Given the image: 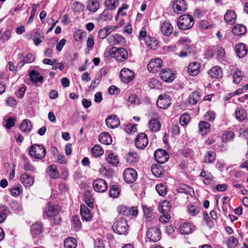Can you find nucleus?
Returning <instances> with one entry per match:
<instances>
[{"label":"nucleus","instance_id":"obj_62","mask_svg":"<svg viewBox=\"0 0 248 248\" xmlns=\"http://www.w3.org/2000/svg\"><path fill=\"white\" fill-rule=\"evenodd\" d=\"M22 192V188L21 186H18L16 187L13 188L10 190L11 194L14 197H16L20 195Z\"/></svg>","mask_w":248,"mask_h":248},{"label":"nucleus","instance_id":"obj_29","mask_svg":"<svg viewBox=\"0 0 248 248\" xmlns=\"http://www.w3.org/2000/svg\"><path fill=\"white\" fill-rule=\"evenodd\" d=\"M47 175L52 179L58 178L59 176L57 167L55 165H51L49 166L46 170Z\"/></svg>","mask_w":248,"mask_h":248},{"label":"nucleus","instance_id":"obj_36","mask_svg":"<svg viewBox=\"0 0 248 248\" xmlns=\"http://www.w3.org/2000/svg\"><path fill=\"white\" fill-rule=\"evenodd\" d=\"M99 8L98 0H89L87 6V9L91 12L95 13Z\"/></svg>","mask_w":248,"mask_h":248},{"label":"nucleus","instance_id":"obj_53","mask_svg":"<svg viewBox=\"0 0 248 248\" xmlns=\"http://www.w3.org/2000/svg\"><path fill=\"white\" fill-rule=\"evenodd\" d=\"M214 53L217 57L223 58L225 55L224 49L219 46H216L214 47Z\"/></svg>","mask_w":248,"mask_h":248},{"label":"nucleus","instance_id":"obj_63","mask_svg":"<svg viewBox=\"0 0 248 248\" xmlns=\"http://www.w3.org/2000/svg\"><path fill=\"white\" fill-rule=\"evenodd\" d=\"M16 119L13 118H9L6 120V124L5 127L7 129H11L12 127H14L15 125Z\"/></svg>","mask_w":248,"mask_h":248},{"label":"nucleus","instance_id":"obj_56","mask_svg":"<svg viewBox=\"0 0 248 248\" xmlns=\"http://www.w3.org/2000/svg\"><path fill=\"white\" fill-rule=\"evenodd\" d=\"M243 77V74L240 71H236L233 74V82L238 84Z\"/></svg>","mask_w":248,"mask_h":248},{"label":"nucleus","instance_id":"obj_64","mask_svg":"<svg viewBox=\"0 0 248 248\" xmlns=\"http://www.w3.org/2000/svg\"><path fill=\"white\" fill-rule=\"evenodd\" d=\"M215 113L213 111H207L204 117L205 120L208 121L212 122L214 120L215 118Z\"/></svg>","mask_w":248,"mask_h":248},{"label":"nucleus","instance_id":"obj_50","mask_svg":"<svg viewBox=\"0 0 248 248\" xmlns=\"http://www.w3.org/2000/svg\"><path fill=\"white\" fill-rule=\"evenodd\" d=\"M103 153V149L99 145H95L92 148V155L94 157H98Z\"/></svg>","mask_w":248,"mask_h":248},{"label":"nucleus","instance_id":"obj_61","mask_svg":"<svg viewBox=\"0 0 248 248\" xmlns=\"http://www.w3.org/2000/svg\"><path fill=\"white\" fill-rule=\"evenodd\" d=\"M10 206L13 210L16 211H20L22 209L20 203L15 200H13L11 202Z\"/></svg>","mask_w":248,"mask_h":248},{"label":"nucleus","instance_id":"obj_8","mask_svg":"<svg viewBox=\"0 0 248 248\" xmlns=\"http://www.w3.org/2000/svg\"><path fill=\"white\" fill-rule=\"evenodd\" d=\"M123 176L127 183L131 184L137 179V173L134 169L127 168L124 170Z\"/></svg>","mask_w":248,"mask_h":248},{"label":"nucleus","instance_id":"obj_54","mask_svg":"<svg viewBox=\"0 0 248 248\" xmlns=\"http://www.w3.org/2000/svg\"><path fill=\"white\" fill-rule=\"evenodd\" d=\"M187 211L190 215L195 216L199 213L200 209L197 206L193 204H190L188 206Z\"/></svg>","mask_w":248,"mask_h":248},{"label":"nucleus","instance_id":"obj_39","mask_svg":"<svg viewBox=\"0 0 248 248\" xmlns=\"http://www.w3.org/2000/svg\"><path fill=\"white\" fill-rule=\"evenodd\" d=\"M84 201L87 205L90 207H93V198L92 197L91 191L86 190L84 194Z\"/></svg>","mask_w":248,"mask_h":248},{"label":"nucleus","instance_id":"obj_60","mask_svg":"<svg viewBox=\"0 0 248 248\" xmlns=\"http://www.w3.org/2000/svg\"><path fill=\"white\" fill-rule=\"evenodd\" d=\"M128 159L131 160L132 162H136L138 161L139 156V155L133 151L129 152L128 154Z\"/></svg>","mask_w":248,"mask_h":248},{"label":"nucleus","instance_id":"obj_31","mask_svg":"<svg viewBox=\"0 0 248 248\" xmlns=\"http://www.w3.org/2000/svg\"><path fill=\"white\" fill-rule=\"evenodd\" d=\"M247 31L245 26L242 24H238L234 26L232 29V32L235 35H243Z\"/></svg>","mask_w":248,"mask_h":248},{"label":"nucleus","instance_id":"obj_16","mask_svg":"<svg viewBox=\"0 0 248 248\" xmlns=\"http://www.w3.org/2000/svg\"><path fill=\"white\" fill-rule=\"evenodd\" d=\"M107 126L110 128L117 127L120 124L119 119L116 115H111L105 121Z\"/></svg>","mask_w":248,"mask_h":248},{"label":"nucleus","instance_id":"obj_5","mask_svg":"<svg viewBox=\"0 0 248 248\" xmlns=\"http://www.w3.org/2000/svg\"><path fill=\"white\" fill-rule=\"evenodd\" d=\"M117 211L120 215L126 217L130 216L136 217L138 214V210L136 207H132L128 208L123 205H120L117 207Z\"/></svg>","mask_w":248,"mask_h":248},{"label":"nucleus","instance_id":"obj_15","mask_svg":"<svg viewBox=\"0 0 248 248\" xmlns=\"http://www.w3.org/2000/svg\"><path fill=\"white\" fill-rule=\"evenodd\" d=\"M175 13L179 14L185 12L187 9V5L185 0H176L172 5Z\"/></svg>","mask_w":248,"mask_h":248},{"label":"nucleus","instance_id":"obj_22","mask_svg":"<svg viewBox=\"0 0 248 248\" xmlns=\"http://www.w3.org/2000/svg\"><path fill=\"white\" fill-rule=\"evenodd\" d=\"M236 19V15L233 10H228L224 15L225 21L230 25L235 23Z\"/></svg>","mask_w":248,"mask_h":248},{"label":"nucleus","instance_id":"obj_30","mask_svg":"<svg viewBox=\"0 0 248 248\" xmlns=\"http://www.w3.org/2000/svg\"><path fill=\"white\" fill-rule=\"evenodd\" d=\"M191 40L186 37L181 38L178 41V44L181 45L184 50L186 51H190Z\"/></svg>","mask_w":248,"mask_h":248},{"label":"nucleus","instance_id":"obj_4","mask_svg":"<svg viewBox=\"0 0 248 248\" xmlns=\"http://www.w3.org/2000/svg\"><path fill=\"white\" fill-rule=\"evenodd\" d=\"M109 55L121 62L125 61L128 58L127 50L123 47H112L109 50Z\"/></svg>","mask_w":248,"mask_h":248},{"label":"nucleus","instance_id":"obj_49","mask_svg":"<svg viewBox=\"0 0 248 248\" xmlns=\"http://www.w3.org/2000/svg\"><path fill=\"white\" fill-rule=\"evenodd\" d=\"M120 193V188L117 185L112 186L109 190L110 196L113 198H116L118 197Z\"/></svg>","mask_w":248,"mask_h":248},{"label":"nucleus","instance_id":"obj_6","mask_svg":"<svg viewBox=\"0 0 248 248\" xmlns=\"http://www.w3.org/2000/svg\"><path fill=\"white\" fill-rule=\"evenodd\" d=\"M146 236L151 241L157 242L161 238V232L156 227H152L148 229Z\"/></svg>","mask_w":248,"mask_h":248},{"label":"nucleus","instance_id":"obj_32","mask_svg":"<svg viewBox=\"0 0 248 248\" xmlns=\"http://www.w3.org/2000/svg\"><path fill=\"white\" fill-rule=\"evenodd\" d=\"M123 39V37L118 33L110 35L107 37L108 42L113 45L118 44Z\"/></svg>","mask_w":248,"mask_h":248},{"label":"nucleus","instance_id":"obj_37","mask_svg":"<svg viewBox=\"0 0 248 248\" xmlns=\"http://www.w3.org/2000/svg\"><path fill=\"white\" fill-rule=\"evenodd\" d=\"M149 126L152 131L157 132L160 129L161 124L157 119L153 118L150 121Z\"/></svg>","mask_w":248,"mask_h":248},{"label":"nucleus","instance_id":"obj_17","mask_svg":"<svg viewBox=\"0 0 248 248\" xmlns=\"http://www.w3.org/2000/svg\"><path fill=\"white\" fill-rule=\"evenodd\" d=\"M31 232L34 238H39L43 232V226L41 223L36 222L31 227Z\"/></svg>","mask_w":248,"mask_h":248},{"label":"nucleus","instance_id":"obj_1","mask_svg":"<svg viewBox=\"0 0 248 248\" xmlns=\"http://www.w3.org/2000/svg\"><path fill=\"white\" fill-rule=\"evenodd\" d=\"M113 232L118 234H126L128 225L125 218L117 217L112 226Z\"/></svg>","mask_w":248,"mask_h":248},{"label":"nucleus","instance_id":"obj_35","mask_svg":"<svg viewBox=\"0 0 248 248\" xmlns=\"http://www.w3.org/2000/svg\"><path fill=\"white\" fill-rule=\"evenodd\" d=\"M30 79L34 83H42L44 78L43 76H40V74L38 72L32 70L30 73Z\"/></svg>","mask_w":248,"mask_h":248},{"label":"nucleus","instance_id":"obj_42","mask_svg":"<svg viewBox=\"0 0 248 248\" xmlns=\"http://www.w3.org/2000/svg\"><path fill=\"white\" fill-rule=\"evenodd\" d=\"M20 130L23 132H30L31 130V125L28 119L23 120L20 126Z\"/></svg>","mask_w":248,"mask_h":248},{"label":"nucleus","instance_id":"obj_51","mask_svg":"<svg viewBox=\"0 0 248 248\" xmlns=\"http://www.w3.org/2000/svg\"><path fill=\"white\" fill-rule=\"evenodd\" d=\"M234 134L231 131H225L222 135V140L224 142H227L233 140Z\"/></svg>","mask_w":248,"mask_h":248},{"label":"nucleus","instance_id":"obj_13","mask_svg":"<svg viewBox=\"0 0 248 248\" xmlns=\"http://www.w3.org/2000/svg\"><path fill=\"white\" fill-rule=\"evenodd\" d=\"M94 190L98 192H104L108 188L106 182L102 179H97L95 180L93 184Z\"/></svg>","mask_w":248,"mask_h":248},{"label":"nucleus","instance_id":"obj_46","mask_svg":"<svg viewBox=\"0 0 248 248\" xmlns=\"http://www.w3.org/2000/svg\"><path fill=\"white\" fill-rule=\"evenodd\" d=\"M216 155L214 152L208 151L204 155V161L206 163H212L216 159Z\"/></svg>","mask_w":248,"mask_h":248},{"label":"nucleus","instance_id":"obj_14","mask_svg":"<svg viewBox=\"0 0 248 248\" xmlns=\"http://www.w3.org/2000/svg\"><path fill=\"white\" fill-rule=\"evenodd\" d=\"M135 74L133 72L127 68H123L120 72V77L121 80L124 83L131 81Z\"/></svg>","mask_w":248,"mask_h":248},{"label":"nucleus","instance_id":"obj_9","mask_svg":"<svg viewBox=\"0 0 248 248\" xmlns=\"http://www.w3.org/2000/svg\"><path fill=\"white\" fill-rule=\"evenodd\" d=\"M60 211L61 207L59 205L48 203L46 206L44 213L47 217H50L58 214Z\"/></svg>","mask_w":248,"mask_h":248},{"label":"nucleus","instance_id":"obj_3","mask_svg":"<svg viewBox=\"0 0 248 248\" xmlns=\"http://www.w3.org/2000/svg\"><path fill=\"white\" fill-rule=\"evenodd\" d=\"M30 155L38 159H42L46 155L45 147L41 144L32 145L29 150Z\"/></svg>","mask_w":248,"mask_h":248},{"label":"nucleus","instance_id":"obj_19","mask_svg":"<svg viewBox=\"0 0 248 248\" xmlns=\"http://www.w3.org/2000/svg\"><path fill=\"white\" fill-rule=\"evenodd\" d=\"M80 213L82 219L87 221L90 220L93 217L90 210L85 205H80Z\"/></svg>","mask_w":248,"mask_h":248},{"label":"nucleus","instance_id":"obj_55","mask_svg":"<svg viewBox=\"0 0 248 248\" xmlns=\"http://www.w3.org/2000/svg\"><path fill=\"white\" fill-rule=\"evenodd\" d=\"M238 243V240L233 236L229 237L227 242L228 247L230 248H235L237 246Z\"/></svg>","mask_w":248,"mask_h":248},{"label":"nucleus","instance_id":"obj_45","mask_svg":"<svg viewBox=\"0 0 248 248\" xmlns=\"http://www.w3.org/2000/svg\"><path fill=\"white\" fill-rule=\"evenodd\" d=\"M170 209V203L169 202L166 201H164L161 202L158 206V210L162 213L169 212Z\"/></svg>","mask_w":248,"mask_h":248},{"label":"nucleus","instance_id":"obj_20","mask_svg":"<svg viewBox=\"0 0 248 248\" xmlns=\"http://www.w3.org/2000/svg\"><path fill=\"white\" fill-rule=\"evenodd\" d=\"M160 78L165 81H172L174 78V75L170 69H163L160 73Z\"/></svg>","mask_w":248,"mask_h":248},{"label":"nucleus","instance_id":"obj_43","mask_svg":"<svg viewBox=\"0 0 248 248\" xmlns=\"http://www.w3.org/2000/svg\"><path fill=\"white\" fill-rule=\"evenodd\" d=\"M77 245V240L73 237H68L64 242L65 248H75Z\"/></svg>","mask_w":248,"mask_h":248},{"label":"nucleus","instance_id":"obj_7","mask_svg":"<svg viewBox=\"0 0 248 248\" xmlns=\"http://www.w3.org/2000/svg\"><path fill=\"white\" fill-rule=\"evenodd\" d=\"M162 65L163 62L160 59H153L149 62L147 65V69L149 71L155 73L160 70Z\"/></svg>","mask_w":248,"mask_h":248},{"label":"nucleus","instance_id":"obj_25","mask_svg":"<svg viewBox=\"0 0 248 248\" xmlns=\"http://www.w3.org/2000/svg\"><path fill=\"white\" fill-rule=\"evenodd\" d=\"M21 183L26 187H30L34 183V178L27 174H23L20 177Z\"/></svg>","mask_w":248,"mask_h":248},{"label":"nucleus","instance_id":"obj_44","mask_svg":"<svg viewBox=\"0 0 248 248\" xmlns=\"http://www.w3.org/2000/svg\"><path fill=\"white\" fill-rule=\"evenodd\" d=\"M107 162L112 166H116L119 163V160L116 155L113 153H110L108 155L107 158Z\"/></svg>","mask_w":248,"mask_h":248},{"label":"nucleus","instance_id":"obj_28","mask_svg":"<svg viewBox=\"0 0 248 248\" xmlns=\"http://www.w3.org/2000/svg\"><path fill=\"white\" fill-rule=\"evenodd\" d=\"M99 140L100 142L105 145L111 144L112 140L110 134L108 132H103L100 134Z\"/></svg>","mask_w":248,"mask_h":248},{"label":"nucleus","instance_id":"obj_57","mask_svg":"<svg viewBox=\"0 0 248 248\" xmlns=\"http://www.w3.org/2000/svg\"><path fill=\"white\" fill-rule=\"evenodd\" d=\"M190 117L189 114L185 113L182 114L179 119V122L180 124L182 126H185L186 125L189 120H190Z\"/></svg>","mask_w":248,"mask_h":248},{"label":"nucleus","instance_id":"obj_59","mask_svg":"<svg viewBox=\"0 0 248 248\" xmlns=\"http://www.w3.org/2000/svg\"><path fill=\"white\" fill-rule=\"evenodd\" d=\"M35 57L31 53H28L23 59V64L21 67L23 66L25 63H31L34 61Z\"/></svg>","mask_w":248,"mask_h":248},{"label":"nucleus","instance_id":"obj_34","mask_svg":"<svg viewBox=\"0 0 248 248\" xmlns=\"http://www.w3.org/2000/svg\"><path fill=\"white\" fill-rule=\"evenodd\" d=\"M199 133L202 135L206 134L210 130V124L206 122H201L199 124Z\"/></svg>","mask_w":248,"mask_h":248},{"label":"nucleus","instance_id":"obj_58","mask_svg":"<svg viewBox=\"0 0 248 248\" xmlns=\"http://www.w3.org/2000/svg\"><path fill=\"white\" fill-rule=\"evenodd\" d=\"M23 160L24 162V169L26 171H33L34 167L31 164L29 159L26 157H23Z\"/></svg>","mask_w":248,"mask_h":248},{"label":"nucleus","instance_id":"obj_21","mask_svg":"<svg viewBox=\"0 0 248 248\" xmlns=\"http://www.w3.org/2000/svg\"><path fill=\"white\" fill-rule=\"evenodd\" d=\"M208 73L211 78H218L222 77V70L219 66L217 65L211 68Z\"/></svg>","mask_w":248,"mask_h":248},{"label":"nucleus","instance_id":"obj_23","mask_svg":"<svg viewBox=\"0 0 248 248\" xmlns=\"http://www.w3.org/2000/svg\"><path fill=\"white\" fill-rule=\"evenodd\" d=\"M235 50L239 58L244 57L248 53V50L245 45L242 43H238L235 46Z\"/></svg>","mask_w":248,"mask_h":248},{"label":"nucleus","instance_id":"obj_24","mask_svg":"<svg viewBox=\"0 0 248 248\" xmlns=\"http://www.w3.org/2000/svg\"><path fill=\"white\" fill-rule=\"evenodd\" d=\"M178 192L181 193L188 194L192 197L195 195L193 188L184 184L180 185L178 189Z\"/></svg>","mask_w":248,"mask_h":248},{"label":"nucleus","instance_id":"obj_52","mask_svg":"<svg viewBox=\"0 0 248 248\" xmlns=\"http://www.w3.org/2000/svg\"><path fill=\"white\" fill-rule=\"evenodd\" d=\"M155 189L158 193L161 196H164L167 193V187L162 184H158L155 186Z\"/></svg>","mask_w":248,"mask_h":248},{"label":"nucleus","instance_id":"obj_47","mask_svg":"<svg viewBox=\"0 0 248 248\" xmlns=\"http://www.w3.org/2000/svg\"><path fill=\"white\" fill-rule=\"evenodd\" d=\"M151 170L153 174L156 177H160L162 174V168L160 165H153Z\"/></svg>","mask_w":248,"mask_h":248},{"label":"nucleus","instance_id":"obj_38","mask_svg":"<svg viewBox=\"0 0 248 248\" xmlns=\"http://www.w3.org/2000/svg\"><path fill=\"white\" fill-rule=\"evenodd\" d=\"M201 98V95L198 92H193L189 95L188 103L191 105L196 104Z\"/></svg>","mask_w":248,"mask_h":248},{"label":"nucleus","instance_id":"obj_10","mask_svg":"<svg viewBox=\"0 0 248 248\" xmlns=\"http://www.w3.org/2000/svg\"><path fill=\"white\" fill-rule=\"evenodd\" d=\"M148 144L147 136L145 133H141L138 135L135 140V146L140 149H143Z\"/></svg>","mask_w":248,"mask_h":248},{"label":"nucleus","instance_id":"obj_18","mask_svg":"<svg viewBox=\"0 0 248 248\" xmlns=\"http://www.w3.org/2000/svg\"><path fill=\"white\" fill-rule=\"evenodd\" d=\"M180 233L182 234H188L195 230V227L190 223H184L179 228Z\"/></svg>","mask_w":248,"mask_h":248},{"label":"nucleus","instance_id":"obj_40","mask_svg":"<svg viewBox=\"0 0 248 248\" xmlns=\"http://www.w3.org/2000/svg\"><path fill=\"white\" fill-rule=\"evenodd\" d=\"M247 116V113L246 110L241 108H238L235 110V117L236 119L240 122L245 120Z\"/></svg>","mask_w":248,"mask_h":248},{"label":"nucleus","instance_id":"obj_27","mask_svg":"<svg viewBox=\"0 0 248 248\" xmlns=\"http://www.w3.org/2000/svg\"><path fill=\"white\" fill-rule=\"evenodd\" d=\"M43 37L40 34L34 30L31 32L30 35L27 36V39L29 40L32 39L34 45L36 46L38 45L42 42L41 39Z\"/></svg>","mask_w":248,"mask_h":248},{"label":"nucleus","instance_id":"obj_26","mask_svg":"<svg viewBox=\"0 0 248 248\" xmlns=\"http://www.w3.org/2000/svg\"><path fill=\"white\" fill-rule=\"evenodd\" d=\"M200 67V65L199 63L193 62L189 64L187 70L190 75L194 76L198 74Z\"/></svg>","mask_w":248,"mask_h":248},{"label":"nucleus","instance_id":"obj_33","mask_svg":"<svg viewBox=\"0 0 248 248\" xmlns=\"http://www.w3.org/2000/svg\"><path fill=\"white\" fill-rule=\"evenodd\" d=\"M161 31L163 34L169 36L172 32L173 28L170 23L164 22L161 26Z\"/></svg>","mask_w":248,"mask_h":248},{"label":"nucleus","instance_id":"obj_41","mask_svg":"<svg viewBox=\"0 0 248 248\" xmlns=\"http://www.w3.org/2000/svg\"><path fill=\"white\" fill-rule=\"evenodd\" d=\"M200 176L204 178L203 182L204 184L206 185H210L213 181V176L212 174L208 172L205 171L204 170L201 172Z\"/></svg>","mask_w":248,"mask_h":248},{"label":"nucleus","instance_id":"obj_12","mask_svg":"<svg viewBox=\"0 0 248 248\" xmlns=\"http://www.w3.org/2000/svg\"><path fill=\"white\" fill-rule=\"evenodd\" d=\"M171 104V98L167 94L160 95L156 101L157 106L163 109L167 108Z\"/></svg>","mask_w":248,"mask_h":248},{"label":"nucleus","instance_id":"obj_48","mask_svg":"<svg viewBox=\"0 0 248 248\" xmlns=\"http://www.w3.org/2000/svg\"><path fill=\"white\" fill-rule=\"evenodd\" d=\"M105 4L108 10H114L119 5V0H106Z\"/></svg>","mask_w":248,"mask_h":248},{"label":"nucleus","instance_id":"obj_2","mask_svg":"<svg viewBox=\"0 0 248 248\" xmlns=\"http://www.w3.org/2000/svg\"><path fill=\"white\" fill-rule=\"evenodd\" d=\"M194 24V18L189 15H183L181 16L177 21V26L182 30L190 29Z\"/></svg>","mask_w":248,"mask_h":248},{"label":"nucleus","instance_id":"obj_11","mask_svg":"<svg viewBox=\"0 0 248 248\" xmlns=\"http://www.w3.org/2000/svg\"><path fill=\"white\" fill-rule=\"evenodd\" d=\"M154 156L156 161L159 164H163L166 162L169 158L167 152L165 150L160 149L155 151Z\"/></svg>","mask_w":248,"mask_h":248}]
</instances>
